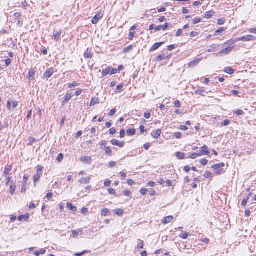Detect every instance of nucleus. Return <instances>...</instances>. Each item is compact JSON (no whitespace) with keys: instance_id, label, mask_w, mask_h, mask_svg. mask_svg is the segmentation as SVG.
<instances>
[{"instance_id":"obj_1","label":"nucleus","mask_w":256,"mask_h":256,"mask_svg":"<svg viewBox=\"0 0 256 256\" xmlns=\"http://www.w3.org/2000/svg\"><path fill=\"white\" fill-rule=\"evenodd\" d=\"M225 164L224 162H221L213 164L212 168L216 170L215 172L216 174L220 175L224 172V171L221 168H223Z\"/></svg>"},{"instance_id":"obj_2","label":"nucleus","mask_w":256,"mask_h":256,"mask_svg":"<svg viewBox=\"0 0 256 256\" xmlns=\"http://www.w3.org/2000/svg\"><path fill=\"white\" fill-rule=\"evenodd\" d=\"M109 74H117L116 68H112L110 66H108L106 69L103 70L102 72V76H105Z\"/></svg>"},{"instance_id":"obj_3","label":"nucleus","mask_w":256,"mask_h":256,"mask_svg":"<svg viewBox=\"0 0 256 256\" xmlns=\"http://www.w3.org/2000/svg\"><path fill=\"white\" fill-rule=\"evenodd\" d=\"M54 72V68H50L48 69L44 72V74H43L44 78L48 79V78H50L53 74Z\"/></svg>"},{"instance_id":"obj_4","label":"nucleus","mask_w":256,"mask_h":256,"mask_svg":"<svg viewBox=\"0 0 256 256\" xmlns=\"http://www.w3.org/2000/svg\"><path fill=\"white\" fill-rule=\"evenodd\" d=\"M234 48V46H229L228 48H224L218 52V55L220 56H222V55H227Z\"/></svg>"},{"instance_id":"obj_5","label":"nucleus","mask_w":256,"mask_h":256,"mask_svg":"<svg viewBox=\"0 0 256 256\" xmlns=\"http://www.w3.org/2000/svg\"><path fill=\"white\" fill-rule=\"evenodd\" d=\"M170 26H171V24H169V23H166L164 25H159L156 27L155 30L158 32V31H160V30H162L164 31H165Z\"/></svg>"},{"instance_id":"obj_6","label":"nucleus","mask_w":256,"mask_h":256,"mask_svg":"<svg viewBox=\"0 0 256 256\" xmlns=\"http://www.w3.org/2000/svg\"><path fill=\"white\" fill-rule=\"evenodd\" d=\"M74 94L71 92H67L65 96L64 100L62 101V104L64 106L68 103L70 100L73 97Z\"/></svg>"},{"instance_id":"obj_7","label":"nucleus","mask_w":256,"mask_h":256,"mask_svg":"<svg viewBox=\"0 0 256 256\" xmlns=\"http://www.w3.org/2000/svg\"><path fill=\"white\" fill-rule=\"evenodd\" d=\"M254 36L252 35H248V36L240 37V38H238V41L240 40V41H244V42L253 40H254Z\"/></svg>"},{"instance_id":"obj_8","label":"nucleus","mask_w":256,"mask_h":256,"mask_svg":"<svg viewBox=\"0 0 256 256\" xmlns=\"http://www.w3.org/2000/svg\"><path fill=\"white\" fill-rule=\"evenodd\" d=\"M198 154H202V155H209L210 152H209L208 148L206 146L204 145L201 148V150Z\"/></svg>"},{"instance_id":"obj_9","label":"nucleus","mask_w":256,"mask_h":256,"mask_svg":"<svg viewBox=\"0 0 256 256\" xmlns=\"http://www.w3.org/2000/svg\"><path fill=\"white\" fill-rule=\"evenodd\" d=\"M110 143L114 146H116L120 148H122L124 146V142H120L118 140L114 139L110 140Z\"/></svg>"},{"instance_id":"obj_10","label":"nucleus","mask_w":256,"mask_h":256,"mask_svg":"<svg viewBox=\"0 0 256 256\" xmlns=\"http://www.w3.org/2000/svg\"><path fill=\"white\" fill-rule=\"evenodd\" d=\"M102 18V16L100 12L96 14L92 20V24H96Z\"/></svg>"},{"instance_id":"obj_11","label":"nucleus","mask_w":256,"mask_h":256,"mask_svg":"<svg viewBox=\"0 0 256 256\" xmlns=\"http://www.w3.org/2000/svg\"><path fill=\"white\" fill-rule=\"evenodd\" d=\"M12 169V166H6L5 167V170H4V172L3 173V175L6 177L12 174H11Z\"/></svg>"},{"instance_id":"obj_12","label":"nucleus","mask_w":256,"mask_h":256,"mask_svg":"<svg viewBox=\"0 0 256 256\" xmlns=\"http://www.w3.org/2000/svg\"><path fill=\"white\" fill-rule=\"evenodd\" d=\"M162 130L160 129H158L156 131L152 132L151 136L152 138L156 139L158 138L161 134Z\"/></svg>"},{"instance_id":"obj_13","label":"nucleus","mask_w":256,"mask_h":256,"mask_svg":"<svg viewBox=\"0 0 256 256\" xmlns=\"http://www.w3.org/2000/svg\"><path fill=\"white\" fill-rule=\"evenodd\" d=\"M91 48H88L84 52V56L86 58H92V54L91 52Z\"/></svg>"},{"instance_id":"obj_14","label":"nucleus","mask_w":256,"mask_h":256,"mask_svg":"<svg viewBox=\"0 0 256 256\" xmlns=\"http://www.w3.org/2000/svg\"><path fill=\"white\" fill-rule=\"evenodd\" d=\"M16 189V186L15 184V182H14V180H12L11 182V184L10 187V194L12 196L14 194L15 190Z\"/></svg>"},{"instance_id":"obj_15","label":"nucleus","mask_w":256,"mask_h":256,"mask_svg":"<svg viewBox=\"0 0 256 256\" xmlns=\"http://www.w3.org/2000/svg\"><path fill=\"white\" fill-rule=\"evenodd\" d=\"M90 176L86 178H82L81 179L79 180L78 182L83 184H86L90 182Z\"/></svg>"},{"instance_id":"obj_16","label":"nucleus","mask_w":256,"mask_h":256,"mask_svg":"<svg viewBox=\"0 0 256 256\" xmlns=\"http://www.w3.org/2000/svg\"><path fill=\"white\" fill-rule=\"evenodd\" d=\"M164 42H157L154 44L153 46L150 48V51H154L156 50L158 48L162 46Z\"/></svg>"},{"instance_id":"obj_17","label":"nucleus","mask_w":256,"mask_h":256,"mask_svg":"<svg viewBox=\"0 0 256 256\" xmlns=\"http://www.w3.org/2000/svg\"><path fill=\"white\" fill-rule=\"evenodd\" d=\"M36 73L34 69H31L28 74V77L30 80H34Z\"/></svg>"},{"instance_id":"obj_18","label":"nucleus","mask_w":256,"mask_h":256,"mask_svg":"<svg viewBox=\"0 0 256 256\" xmlns=\"http://www.w3.org/2000/svg\"><path fill=\"white\" fill-rule=\"evenodd\" d=\"M202 60V58H198L194 60L189 62L190 66H196L200 60Z\"/></svg>"},{"instance_id":"obj_19","label":"nucleus","mask_w":256,"mask_h":256,"mask_svg":"<svg viewBox=\"0 0 256 256\" xmlns=\"http://www.w3.org/2000/svg\"><path fill=\"white\" fill-rule=\"evenodd\" d=\"M174 218V217L171 216H167L164 218V220L162 221V223L164 224H167L170 222Z\"/></svg>"},{"instance_id":"obj_20","label":"nucleus","mask_w":256,"mask_h":256,"mask_svg":"<svg viewBox=\"0 0 256 256\" xmlns=\"http://www.w3.org/2000/svg\"><path fill=\"white\" fill-rule=\"evenodd\" d=\"M79 86V84L76 81L73 82L72 84H68V88L72 90L75 87Z\"/></svg>"},{"instance_id":"obj_21","label":"nucleus","mask_w":256,"mask_h":256,"mask_svg":"<svg viewBox=\"0 0 256 256\" xmlns=\"http://www.w3.org/2000/svg\"><path fill=\"white\" fill-rule=\"evenodd\" d=\"M80 160L84 162H86L88 164H90L92 162L91 158L90 156H85L82 158Z\"/></svg>"},{"instance_id":"obj_22","label":"nucleus","mask_w":256,"mask_h":256,"mask_svg":"<svg viewBox=\"0 0 256 256\" xmlns=\"http://www.w3.org/2000/svg\"><path fill=\"white\" fill-rule=\"evenodd\" d=\"M175 155L176 157L179 160H183L185 158V154L180 152H176Z\"/></svg>"},{"instance_id":"obj_23","label":"nucleus","mask_w":256,"mask_h":256,"mask_svg":"<svg viewBox=\"0 0 256 256\" xmlns=\"http://www.w3.org/2000/svg\"><path fill=\"white\" fill-rule=\"evenodd\" d=\"M164 59H166V54L164 53L160 54L158 55V56H156V58L155 61L158 62Z\"/></svg>"},{"instance_id":"obj_24","label":"nucleus","mask_w":256,"mask_h":256,"mask_svg":"<svg viewBox=\"0 0 256 256\" xmlns=\"http://www.w3.org/2000/svg\"><path fill=\"white\" fill-rule=\"evenodd\" d=\"M67 207L72 211L74 212L76 211V207L73 206V204L71 202L67 203Z\"/></svg>"},{"instance_id":"obj_25","label":"nucleus","mask_w":256,"mask_h":256,"mask_svg":"<svg viewBox=\"0 0 256 256\" xmlns=\"http://www.w3.org/2000/svg\"><path fill=\"white\" fill-rule=\"evenodd\" d=\"M42 174H36L34 176V186H36V183L40 179Z\"/></svg>"},{"instance_id":"obj_26","label":"nucleus","mask_w":256,"mask_h":256,"mask_svg":"<svg viewBox=\"0 0 256 256\" xmlns=\"http://www.w3.org/2000/svg\"><path fill=\"white\" fill-rule=\"evenodd\" d=\"M126 134L130 136H134L136 134V130L134 128H129L126 130Z\"/></svg>"},{"instance_id":"obj_27","label":"nucleus","mask_w":256,"mask_h":256,"mask_svg":"<svg viewBox=\"0 0 256 256\" xmlns=\"http://www.w3.org/2000/svg\"><path fill=\"white\" fill-rule=\"evenodd\" d=\"M29 218V214H22L20 215L18 217V220L20 221H21L22 219H24L26 220H28Z\"/></svg>"},{"instance_id":"obj_28","label":"nucleus","mask_w":256,"mask_h":256,"mask_svg":"<svg viewBox=\"0 0 256 256\" xmlns=\"http://www.w3.org/2000/svg\"><path fill=\"white\" fill-rule=\"evenodd\" d=\"M100 103L98 98H93L90 102V106H94Z\"/></svg>"},{"instance_id":"obj_29","label":"nucleus","mask_w":256,"mask_h":256,"mask_svg":"<svg viewBox=\"0 0 256 256\" xmlns=\"http://www.w3.org/2000/svg\"><path fill=\"white\" fill-rule=\"evenodd\" d=\"M105 152L106 155L111 156H112V150L110 146L105 148Z\"/></svg>"},{"instance_id":"obj_30","label":"nucleus","mask_w":256,"mask_h":256,"mask_svg":"<svg viewBox=\"0 0 256 256\" xmlns=\"http://www.w3.org/2000/svg\"><path fill=\"white\" fill-rule=\"evenodd\" d=\"M214 14V12L213 10L208 12H206L204 18H211Z\"/></svg>"},{"instance_id":"obj_31","label":"nucleus","mask_w":256,"mask_h":256,"mask_svg":"<svg viewBox=\"0 0 256 256\" xmlns=\"http://www.w3.org/2000/svg\"><path fill=\"white\" fill-rule=\"evenodd\" d=\"M102 215L106 216L110 214V211L108 208H104L101 210Z\"/></svg>"},{"instance_id":"obj_32","label":"nucleus","mask_w":256,"mask_h":256,"mask_svg":"<svg viewBox=\"0 0 256 256\" xmlns=\"http://www.w3.org/2000/svg\"><path fill=\"white\" fill-rule=\"evenodd\" d=\"M251 195H252V193L249 194H248V196H247V198H244V199L242 200V204H242V206H246V204L248 203V198H249V197H250Z\"/></svg>"},{"instance_id":"obj_33","label":"nucleus","mask_w":256,"mask_h":256,"mask_svg":"<svg viewBox=\"0 0 256 256\" xmlns=\"http://www.w3.org/2000/svg\"><path fill=\"white\" fill-rule=\"evenodd\" d=\"M224 72L226 73H228L230 74H232L234 72V70L233 68L231 67H228V68H226Z\"/></svg>"},{"instance_id":"obj_34","label":"nucleus","mask_w":256,"mask_h":256,"mask_svg":"<svg viewBox=\"0 0 256 256\" xmlns=\"http://www.w3.org/2000/svg\"><path fill=\"white\" fill-rule=\"evenodd\" d=\"M114 213L118 216H120L123 214L124 210L120 208L116 209L114 210Z\"/></svg>"},{"instance_id":"obj_35","label":"nucleus","mask_w":256,"mask_h":256,"mask_svg":"<svg viewBox=\"0 0 256 256\" xmlns=\"http://www.w3.org/2000/svg\"><path fill=\"white\" fill-rule=\"evenodd\" d=\"M46 250L44 248H42V249H40V251H36L34 252V254L36 256H39L40 254H45Z\"/></svg>"},{"instance_id":"obj_36","label":"nucleus","mask_w":256,"mask_h":256,"mask_svg":"<svg viewBox=\"0 0 256 256\" xmlns=\"http://www.w3.org/2000/svg\"><path fill=\"white\" fill-rule=\"evenodd\" d=\"M106 143H107L106 141L104 140H103L101 141L100 142L99 145L100 146V148L105 149V148H106Z\"/></svg>"},{"instance_id":"obj_37","label":"nucleus","mask_w":256,"mask_h":256,"mask_svg":"<svg viewBox=\"0 0 256 256\" xmlns=\"http://www.w3.org/2000/svg\"><path fill=\"white\" fill-rule=\"evenodd\" d=\"M133 48V46L132 45H130L128 46H127L126 48H125L124 50H123V52H130V50H132Z\"/></svg>"},{"instance_id":"obj_38","label":"nucleus","mask_w":256,"mask_h":256,"mask_svg":"<svg viewBox=\"0 0 256 256\" xmlns=\"http://www.w3.org/2000/svg\"><path fill=\"white\" fill-rule=\"evenodd\" d=\"M238 41V38L232 39L225 43L226 44L230 45L233 44L234 42Z\"/></svg>"},{"instance_id":"obj_39","label":"nucleus","mask_w":256,"mask_h":256,"mask_svg":"<svg viewBox=\"0 0 256 256\" xmlns=\"http://www.w3.org/2000/svg\"><path fill=\"white\" fill-rule=\"evenodd\" d=\"M61 31L54 34L53 37L54 40H58L60 38Z\"/></svg>"},{"instance_id":"obj_40","label":"nucleus","mask_w":256,"mask_h":256,"mask_svg":"<svg viewBox=\"0 0 256 256\" xmlns=\"http://www.w3.org/2000/svg\"><path fill=\"white\" fill-rule=\"evenodd\" d=\"M78 232H82V229H80L78 230V231H76V230H73L72 232V237L73 238H76L78 236Z\"/></svg>"},{"instance_id":"obj_41","label":"nucleus","mask_w":256,"mask_h":256,"mask_svg":"<svg viewBox=\"0 0 256 256\" xmlns=\"http://www.w3.org/2000/svg\"><path fill=\"white\" fill-rule=\"evenodd\" d=\"M202 156V154H198V153H193L190 156V158L192 159H195L198 156Z\"/></svg>"},{"instance_id":"obj_42","label":"nucleus","mask_w":256,"mask_h":256,"mask_svg":"<svg viewBox=\"0 0 256 256\" xmlns=\"http://www.w3.org/2000/svg\"><path fill=\"white\" fill-rule=\"evenodd\" d=\"M140 242L139 244H138V246H137V248L138 249H142L144 248V242L143 240H140Z\"/></svg>"},{"instance_id":"obj_43","label":"nucleus","mask_w":256,"mask_h":256,"mask_svg":"<svg viewBox=\"0 0 256 256\" xmlns=\"http://www.w3.org/2000/svg\"><path fill=\"white\" fill-rule=\"evenodd\" d=\"M204 176L206 178H212V174L210 172H206Z\"/></svg>"},{"instance_id":"obj_44","label":"nucleus","mask_w":256,"mask_h":256,"mask_svg":"<svg viewBox=\"0 0 256 256\" xmlns=\"http://www.w3.org/2000/svg\"><path fill=\"white\" fill-rule=\"evenodd\" d=\"M230 121L229 120H225L222 123V126H227L230 124Z\"/></svg>"},{"instance_id":"obj_45","label":"nucleus","mask_w":256,"mask_h":256,"mask_svg":"<svg viewBox=\"0 0 256 256\" xmlns=\"http://www.w3.org/2000/svg\"><path fill=\"white\" fill-rule=\"evenodd\" d=\"M6 107L8 110H11V108L12 107V100H8Z\"/></svg>"},{"instance_id":"obj_46","label":"nucleus","mask_w":256,"mask_h":256,"mask_svg":"<svg viewBox=\"0 0 256 256\" xmlns=\"http://www.w3.org/2000/svg\"><path fill=\"white\" fill-rule=\"evenodd\" d=\"M148 190L146 188H142L140 190V192L142 195H145L148 192Z\"/></svg>"},{"instance_id":"obj_47","label":"nucleus","mask_w":256,"mask_h":256,"mask_svg":"<svg viewBox=\"0 0 256 256\" xmlns=\"http://www.w3.org/2000/svg\"><path fill=\"white\" fill-rule=\"evenodd\" d=\"M202 20V19L200 18H194L193 20H192V24H197L199 22H200Z\"/></svg>"},{"instance_id":"obj_48","label":"nucleus","mask_w":256,"mask_h":256,"mask_svg":"<svg viewBox=\"0 0 256 256\" xmlns=\"http://www.w3.org/2000/svg\"><path fill=\"white\" fill-rule=\"evenodd\" d=\"M82 90L78 88L76 92L75 95L76 96H78L82 94Z\"/></svg>"},{"instance_id":"obj_49","label":"nucleus","mask_w":256,"mask_h":256,"mask_svg":"<svg viewBox=\"0 0 256 256\" xmlns=\"http://www.w3.org/2000/svg\"><path fill=\"white\" fill-rule=\"evenodd\" d=\"M36 142V139L34 138H30L28 140V145H32V144Z\"/></svg>"},{"instance_id":"obj_50","label":"nucleus","mask_w":256,"mask_h":256,"mask_svg":"<svg viewBox=\"0 0 256 256\" xmlns=\"http://www.w3.org/2000/svg\"><path fill=\"white\" fill-rule=\"evenodd\" d=\"M123 84H120L116 87V90L118 92H120L122 90L123 88Z\"/></svg>"},{"instance_id":"obj_51","label":"nucleus","mask_w":256,"mask_h":256,"mask_svg":"<svg viewBox=\"0 0 256 256\" xmlns=\"http://www.w3.org/2000/svg\"><path fill=\"white\" fill-rule=\"evenodd\" d=\"M18 103L17 101H12V108H15L18 107Z\"/></svg>"},{"instance_id":"obj_52","label":"nucleus","mask_w":256,"mask_h":256,"mask_svg":"<svg viewBox=\"0 0 256 256\" xmlns=\"http://www.w3.org/2000/svg\"><path fill=\"white\" fill-rule=\"evenodd\" d=\"M63 158L64 155L60 153L58 156L57 160L58 162H61L63 160Z\"/></svg>"},{"instance_id":"obj_53","label":"nucleus","mask_w":256,"mask_h":256,"mask_svg":"<svg viewBox=\"0 0 256 256\" xmlns=\"http://www.w3.org/2000/svg\"><path fill=\"white\" fill-rule=\"evenodd\" d=\"M176 44L170 45V46H168V50L169 51H172L176 47Z\"/></svg>"},{"instance_id":"obj_54","label":"nucleus","mask_w":256,"mask_h":256,"mask_svg":"<svg viewBox=\"0 0 256 256\" xmlns=\"http://www.w3.org/2000/svg\"><path fill=\"white\" fill-rule=\"evenodd\" d=\"M225 22V19L224 18H220L218 20V24L219 25H222L224 24Z\"/></svg>"},{"instance_id":"obj_55","label":"nucleus","mask_w":256,"mask_h":256,"mask_svg":"<svg viewBox=\"0 0 256 256\" xmlns=\"http://www.w3.org/2000/svg\"><path fill=\"white\" fill-rule=\"evenodd\" d=\"M174 136L176 138H180L182 136V134L180 132H176L174 133Z\"/></svg>"},{"instance_id":"obj_56","label":"nucleus","mask_w":256,"mask_h":256,"mask_svg":"<svg viewBox=\"0 0 256 256\" xmlns=\"http://www.w3.org/2000/svg\"><path fill=\"white\" fill-rule=\"evenodd\" d=\"M188 236V232H185L184 234H182L181 236H180V237L183 239H186Z\"/></svg>"},{"instance_id":"obj_57","label":"nucleus","mask_w":256,"mask_h":256,"mask_svg":"<svg viewBox=\"0 0 256 256\" xmlns=\"http://www.w3.org/2000/svg\"><path fill=\"white\" fill-rule=\"evenodd\" d=\"M235 113L237 116H240L244 114V112L241 110H238L235 112Z\"/></svg>"},{"instance_id":"obj_58","label":"nucleus","mask_w":256,"mask_h":256,"mask_svg":"<svg viewBox=\"0 0 256 256\" xmlns=\"http://www.w3.org/2000/svg\"><path fill=\"white\" fill-rule=\"evenodd\" d=\"M200 162L201 164H202L203 166H206L208 163V160L205 158L202 159L200 160Z\"/></svg>"},{"instance_id":"obj_59","label":"nucleus","mask_w":256,"mask_h":256,"mask_svg":"<svg viewBox=\"0 0 256 256\" xmlns=\"http://www.w3.org/2000/svg\"><path fill=\"white\" fill-rule=\"evenodd\" d=\"M4 61H5L6 65L7 66H9L12 62V60L10 58H8L6 60H5Z\"/></svg>"},{"instance_id":"obj_60","label":"nucleus","mask_w":256,"mask_h":256,"mask_svg":"<svg viewBox=\"0 0 256 256\" xmlns=\"http://www.w3.org/2000/svg\"><path fill=\"white\" fill-rule=\"evenodd\" d=\"M20 12H15L14 14V16L15 20H18V18L20 16Z\"/></svg>"},{"instance_id":"obj_61","label":"nucleus","mask_w":256,"mask_h":256,"mask_svg":"<svg viewBox=\"0 0 256 256\" xmlns=\"http://www.w3.org/2000/svg\"><path fill=\"white\" fill-rule=\"evenodd\" d=\"M182 29H178L176 33V36L178 37L182 35Z\"/></svg>"},{"instance_id":"obj_62","label":"nucleus","mask_w":256,"mask_h":256,"mask_svg":"<svg viewBox=\"0 0 256 256\" xmlns=\"http://www.w3.org/2000/svg\"><path fill=\"white\" fill-rule=\"evenodd\" d=\"M134 36V32H130L128 34V39L130 40H132Z\"/></svg>"},{"instance_id":"obj_63","label":"nucleus","mask_w":256,"mask_h":256,"mask_svg":"<svg viewBox=\"0 0 256 256\" xmlns=\"http://www.w3.org/2000/svg\"><path fill=\"white\" fill-rule=\"evenodd\" d=\"M125 134H126V132H125V130L122 129L120 130V138H124L125 136Z\"/></svg>"},{"instance_id":"obj_64","label":"nucleus","mask_w":256,"mask_h":256,"mask_svg":"<svg viewBox=\"0 0 256 256\" xmlns=\"http://www.w3.org/2000/svg\"><path fill=\"white\" fill-rule=\"evenodd\" d=\"M109 132L110 134H114L116 132V130L114 128H112L109 130Z\"/></svg>"}]
</instances>
